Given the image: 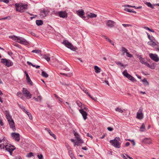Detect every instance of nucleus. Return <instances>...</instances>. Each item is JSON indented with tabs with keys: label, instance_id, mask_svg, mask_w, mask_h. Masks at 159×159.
<instances>
[{
	"label": "nucleus",
	"instance_id": "nucleus-1",
	"mask_svg": "<svg viewBox=\"0 0 159 159\" xmlns=\"http://www.w3.org/2000/svg\"><path fill=\"white\" fill-rule=\"evenodd\" d=\"M10 38L21 44L26 45L29 44V43L26 39L21 37L13 36H11Z\"/></svg>",
	"mask_w": 159,
	"mask_h": 159
},
{
	"label": "nucleus",
	"instance_id": "nucleus-2",
	"mask_svg": "<svg viewBox=\"0 0 159 159\" xmlns=\"http://www.w3.org/2000/svg\"><path fill=\"white\" fill-rule=\"evenodd\" d=\"M15 6L16 10L20 12H23L27 9V4H23L21 3H16L15 5Z\"/></svg>",
	"mask_w": 159,
	"mask_h": 159
},
{
	"label": "nucleus",
	"instance_id": "nucleus-3",
	"mask_svg": "<svg viewBox=\"0 0 159 159\" xmlns=\"http://www.w3.org/2000/svg\"><path fill=\"white\" fill-rule=\"evenodd\" d=\"M120 139L119 137H116L113 140H111L110 143L111 145L116 148H119L120 147V143L119 142Z\"/></svg>",
	"mask_w": 159,
	"mask_h": 159
},
{
	"label": "nucleus",
	"instance_id": "nucleus-4",
	"mask_svg": "<svg viewBox=\"0 0 159 159\" xmlns=\"http://www.w3.org/2000/svg\"><path fill=\"white\" fill-rule=\"evenodd\" d=\"M62 43L64 44L67 48H70L73 51H75L77 49V48L76 47H74L71 43H70L67 40H64L62 42Z\"/></svg>",
	"mask_w": 159,
	"mask_h": 159
},
{
	"label": "nucleus",
	"instance_id": "nucleus-5",
	"mask_svg": "<svg viewBox=\"0 0 159 159\" xmlns=\"http://www.w3.org/2000/svg\"><path fill=\"white\" fill-rule=\"evenodd\" d=\"M5 147L6 150L9 152L10 155H11L12 152L15 149V147L9 143H8L7 145H5Z\"/></svg>",
	"mask_w": 159,
	"mask_h": 159
},
{
	"label": "nucleus",
	"instance_id": "nucleus-6",
	"mask_svg": "<svg viewBox=\"0 0 159 159\" xmlns=\"http://www.w3.org/2000/svg\"><path fill=\"white\" fill-rule=\"evenodd\" d=\"M143 117V108H140L137 113L136 118L139 120H142Z\"/></svg>",
	"mask_w": 159,
	"mask_h": 159
},
{
	"label": "nucleus",
	"instance_id": "nucleus-7",
	"mask_svg": "<svg viewBox=\"0 0 159 159\" xmlns=\"http://www.w3.org/2000/svg\"><path fill=\"white\" fill-rule=\"evenodd\" d=\"M123 75L129 80L132 81H136V80L127 72L126 70H125L123 72Z\"/></svg>",
	"mask_w": 159,
	"mask_h": 159
},
{
	"label": "nucleus",
	"instance_id": "nucleus-8",
	"mask_svg": "<svg viewBox=\"0 0 159 159\" xmlns=\"http://www.w3.org/2000/svg\"><path fill=\"white\" fill-rule=\"evenodd\" d=\"M1 62L7 67H9L12 66L13 62L10 60H7L6 59H2Z\"/></svg>",
	"mask_w": 159,
	"mask_h": 159
},
{
	"label": "nucleus",
	"instance_id": "nucleus-9",
	"mask_svg": "<svg viewBox=\"0 0 159 159\" xmlns=\"http://www.w3.org/2000/svg\"><path fill=\"white\" fill-rule=\"evenodd\" d=\"M116 22L114 21L108 20L106 21V24L107 26L110 28H112L115 26Z\"/></svg>",
	"mask_w": 159,
	"mask_h": 159
},
{
	"label": "nucleus",
	"instance_id": "nucleus-10",
	"mask_svg": "<svg viewBox=\"0 0 159 159\" xmlns=\"http://www.w3.org/2000/svg\"><path fill=\"white\" fill-rule=\"evenodd\" d=\"M12 138L14 139L15 140L19 142L20 140V135L18 133H12L11 134Z\"/></svg>",
	"mask_w": 159,
	"mask_h": 159
},
{
	"label": "nucleus",
	"instance_id": "nucleus-11",
	"mask_svg": "<svg viewBox=\"0 0 159 159\" xmlns=\"http://www.w3.org/2000/svg\"><path fill=\"white\" fill-rule=\"evenodd\" d=\"M150 58L155 62H158L159 61V58L157 54L153 53H150L149 54Z\"/></svg>",
	"mask_w": 159,
	"mask_h": 159
},
{
	"label": "nucleus",
	"instance_id": "nucleus-12",
	"mask_svg": "<svg viewBox=\"0 0 159 159\" xmlns=\"http://www.w3.org/2000/svg\"><path fill=\"white\" fill-rule=\"evenodd\" d=\"M23 91L25 95V96L27 98H30L32 97V95L30 92L27 89L25 88L23 89Z\"/></svg>",
	"mask_w": 159,
	"mask_h": 159
},
{
	"label": "nucleus",
	"instance_id": "nucleus-13",
	"mask_svg": "<svg viewBox=\"0 0 159 159\" xmlns=\"http://www.w3.org/2000/svg\"><path fill=\"white\" fill-rule=\"evenodd\" d=\"M138 58L139 59L140 62L142 64L145 65L146 66H149V64L148 63L147 61L145 60L144 58L142 57L141 55L139 56Z\"/></svg>",
	"mask_w": 159,
	"mask_h": 159
},
{
	"label": "nucleus",
	"instance_id": "nucleus-14",
	"mask_svg": "<svg viewBox=\"0 0 159 159\" xmlns=\"http://www.w3.org/2000/svg\"><path fill=\"white\" fill-rule=\"evenodd\" d=\"M49 12V11L48 10L43 9L40 10V15L43 17L46 16Z\"/></svg>",
	"mask_w": 159,
	"mask_h": 159
},
{
	"label": "nucleus",
	"instance_id": "nucleus-15",
	"mask_svg": "<svg viewBox=\"0 0 159 159\" xmlns=\"http://www.w3.org/2000/svg\"><path fill=\"white\" fill-rule=\"evenodd\" d=\"M76 13L77 15H78L79 16L81 17L82 18H85V17L84 16V11L82 9H80L78 11H76Z\"/></svg>",
	"mask_w": 159,
	"mask_h": 159
},
{
	"label": "nucleus",
	"instance_id": "nucleus-16",
	"mask_svg": "<svg viewBox=\"0 0 159 159\" xmlns=\"http://www.w3.org/2000/svg\"><path fill=\"white\" fill-rule=\"evenodd\" d=\"M59 16L61 18H66L67 16V13L66 11H61L58 12Z\"/></svg>",
	"mask_w": 159,
	"mask_h": 159
},
{
	"label": "nucleus",
	"instance_id": "nucleus-17",
	"mask_svg": "<svg viewBox=\"0 0 159 159\" xmlns=\"http://www.w3.org/2000/svg\"><path fill=\"white\" fill-rule=\"evenodd\" d=\"M5 113L8 122L13 120L11 116L9 115V111H5Z\"/></svg>",
	"mask_w": 159,
	"mask_h": 159
},
{
	"label": "nucleus",
	"instance_id": "nucleus-18",
	"mask_svg": "<svg viewBox=\"0 0 159 159\" xmlns=\"http://www.w3.org/2000/svg\"><path fill=\"white\" fill-rule=\"evenodd\" d=\"M79 111L80 113L82 114L84 120H85L87 119V113L83 110L80 109Z\"/></svg>",
	"mask_w": 159,
	"mask_h": 159
},
{
	"label": "nucleus",
	"instance_id": "nucleus-19",
	"mask_svg": "<svg viewBox=\"0 0 159 159\" xmlns=\"http://www.w3.org/2000/svg\"><path fill=\"white\" fill-rule=\"evenodd\" d=\"M10 127L13 130L16 129L15 126V123L13 120L8 122Z\"/></svg>",
	"mask_w": 159,
	"mask_h": 159
},
{
	"label": "nucleus",
	"instance_id": "nucleus-20",
	"mask_svg": "<svg viewBox=\"0 0 159 159\" xmlns=\"http://www.w3.org/2000/svg\"><path fill=\"white\" fill-rule=\"evenodd\" d=\"M142 142L146 144H150L152 143V140L150 138H146L142 140Z\"/></svg>",
	"mask_w": 159,
	"mask_h": 159
},
{
	"label": "nucleus",
	"instance_id": "nucleus-21",
	"mask_svg": "<svg viewBox=\"0 0 159 159\" xmlns=\"http://www.w3.org/2000/svg\"><path fill=\"white\" fill-rule=\"evenodd\" d=\"M128 50L125 48L122 47H121V51L122 52L121 55H124L125 53H126Z\"/></svg>",
	"mask_w": 159,
	"mask_h": 159
},
{
	"label": "nucleus",
	"instance_id": "nucleus-22",
	"mask_svg": "<svg viewBox=\"0 0 159 159\" xmlns=\"http://www.w3.org/2000/svg\"><path fill=\"white\" fill-rule=\"evenodd\" d=\"M88 16L90 18H93L96 17H97V15L91 12L89 13V14H87Z\"/></svg>",
	"mask_w": 159,
	"mask_h": 159
},
{
	"label": "nucleus",
	"instance_id": "nucleus-23",
	"mask_svg": "<svg viewBox=\"0 0 159 159\" xmlns=\"http://www.w3.org/2000/svg\"><path fill=\"white\" fill-rule=\"evenodd\" d=\"M148 45L152 47H154L157 45V43L152 40L151 41L148 42Z\"/></svg>",
	"mask_w": 159,
	"mask_h": 159
},
{
	"label": "nucleus",
	"instance_id": "nucleus-24",
	"mask_svg": "<svg viewBox=\"0 0 159 159\" xmlns=\"http://www.w3.org/2000/svg\"><path fill=\"white\" fill-rule=\"evenodd\" d=\"M94 69L95 70V72L97 73H99L100 72L101 69L97 66H94Z\"/></svg>",
	"mask_w": 159,
	"mask_h": 159
},
{
	"label": "nucleus",
	"instance_id": "nucleus-25",
	"mask_svg": "<svg viewBox=\"0 0 159 159\" xmlns=\"http://www.w3.org/2000/svg\"><path fill=\"white\" fill-rule=\"evenodd\" d=\"M44 59L48 61H49L50 60V55L49 54L45 55L44 57Z\"/></svg>",
	"mask_w": 159,
	"mask_h": 159
},
{
	"label": "nucleus",
	"instance_id": "nucleus-26",
	"mask_svg": "<svg viewBox=\"0 0 159 159\" xmlns=\"http://www.w3.org/2000/svg\"><path fill=\"white\" fill-rule=\"evenodd\" d=\"M142 81L143 82L145 85L146 86L149 85V82L146 79L144 78L142 80Z\"/></svg>",
	"mask_w": 159,
	"mask_h": 159
},
{
	"label": "nucleus",
	"instance_id": "nucleus-27",
	"mask_svg": "<svg viewBox=\"0 0 159 159\" xmlns=\"http://www.w3.org/2000/svg\"><path fill=\"white\" fill-rule=\"evenodd\" d=\"M36 23L37 25L39 26L43 24V21L41 20H36Z\"/></svg>",
	"mask_w": 159,
	"mask_h": 159
},
{
	"label": "nucleus",
	"instance_id": "nucleus-28",
	"mask_svg": "<svg viewBox=\"0 0 159 159\" xmlns=\"http://www.w3.org/2000/svg\"><path fill=\"white\" fill-rule=\"evenodd\" d=\"M33 99L36 102L40 101L42 99V97L41 96H39L37 98L34 97L33 98Z\"/></svg>",
	"mask_w": 159,
	"mask_h": 159
},
{
	"label": "nucleus",
	"instance_id": "nucleus-29",
	"mask_svg": "<svg viewBox=\"0 0 159 159\" xmlns=\"http://www.w3.org/2000/svg\"><path fill=\"white\" fill-rule=\"evenodd\" d=\"M147 66L150 68L152 69H154L155 68V63H152L151 65H150L149 64V66Z\"/></svg>",
	"mask_w": 159,
	"mask_h": 159
},
{
	"label": "nucleus",
	"instance_id": "nucleus-30",
	"mask_svg": "<svg viewBox=\"0 0 159 159\" xmlns=\"http://www.w3.org/2000/svg\"><path fill=\"white\" fill-rule=\"evenodd\" d=\"M48 132L50 135L52 136L54 139H56V135L55 134H53V133L50 130H49Z\"/></svg>",
	"mask_w": 159,
	"mask_h": 159
},
{
	"label": "nucleus",
	"instance_id": "nucleus-31",
	"mask_svg": "<svg viewBox=\"0 0 159 159\" xmlns=\"http://www.w3.org/2000/svg\"><path fill=\"white\" fill-rule=\"evenodd\" d=\"M26 80H27V83L28 84H30V85H33V83L31 80H30V79L29 77H28V78H26Z\"/></svg>",
	"mask_w": 159,
	"mask_h": 159
},
{
	"label": "nucleus",
	"instance_id": "nucleus-32",
	"mask_svg": "<svg viewBox=\"0 0 159 159\" xmlns=\"http://www.w3.org/2000/svg\"><path fill=\"white\" fill-rule=\"evenodd\" d=\"M145 4L149 7H151V8H152V9L154 8V6L153 5H152L150 2H146L145 3Z\"/></svg>",
	"mask_w": 159,
	"mask_h": 159
},
{
	"label": "nucleus",
	"instance_id": "nucleus-33",
	"mask_svg": "<svg viewBox=\"0 0 159 159\" xmlns=\"http://www.w3.org/2000/svg\"><path fill=\"white\" fill-rule=\"evenodd\" d=\"M125 11H128L130 12H133L134 13H136V12L133 10H131L129 9L126 8L124 9Z\"/></svg>",
	"mask_w": 159,
	"mask_h": 159
},
{
	"label": "nucleus",
	"instance_id": "nucleus-34",
	"mask_svg": "<svg viewBox=\"0 0 159 159\" xmlns=\"http://www.w3.org/2000/svg\"><path fill=\"white\" fill-rule=\"evenodd\" d=\"M42 75L45 78H47L48 76V75L44 71H42Z\"/></svg>",
	"mask_w": 159,
	"mask_h": 159
},
{
	"label": "nucleus",
	"instance_id": "nucleus-35",
	"mask_svg": "<svg viewBox=\"0 0 159 159\" xmlns=\"http://www.w3.org/2000/svg\"><path fill=\"white\" fill-rule=\"evenodd\" d=\"M145 125L144 124H143L141 126L140 129V131L142 132H143L145 130Z\"/></svg>",
	"mask_w": 159,
	"mask_h": 159
},
{
	"label": "nucleus",
	"instance_id": "nucleus-36",
	"mask_svg": "<svg viewBox=\"0 0 159 159\" xmlns=\"http://www.w3.org/2000/svg\"><path fill=\"white\" fill-rule=\"evenodd\" d=\"M115 110L116 111H117L119 112H120L121 113H122L124 111L123 110L119 107L116 108V109Z\"/></svg>",
	"mask_w": 159,
	"mask_h": 159
},
{
	"label": "nucleus",
	"instance_id": "nucleus-37",
	"mask_svg": "<svg viewBox=\"0 0 159 159\" xmlns=\"http://www.w3.org/2000/svg\"><path fill=\"white\" fill-rule=\"evenodd\" d=\"M81 89H82V90H83L85 93H86V94H87V95H88V94H89V93H88V92L87 90V89H85L84 88H81Z\"/></svg>",
	"mask_w": 159,
	"mask_h": 159
},
{
	"label": "nucleus",
	"instance_id": "nucleus-38",
	"mask_svg": "<svg viewBox=\"0 0 159 159\" xmlns=\"http://www.w3.org/2000/svg\"><path fill=\"white\" fill-rule=\"evenodd\" d=\"M126 56L128 57L131 58L133 57V55L128 52V50L126 52Z\"/></svg>",
	"mask_w": 159,
	"mask_h": 159
},
{
	"label": "nucleus",
	"instance_id": "nucleus-39",
	"mask_svg": "<svg viewBox=\"0 0 159 159\" xmlns=\"http://www.w3.org/2000/svg\"><path fill=\"white\" fill-rule=\"evenodd\" d=\"M143 28H144V29H146V30H149V31H151V32H154V31L153 30H152V29H150V28H149L148 27H143Z\"/></svg>",
	"mask_w": 159,
	"mask_h": 159
},
{
	"label": "nucleus",
	"instance_id": "nucleus-40",
	"mask_svg": "<svg viewBox=\"0 0 159 159\" xmlns=\"http://www.w3.org/2000/svg\"><path fill=\"white\" fill-rule=\"evenodd\" d=\"M68 150V152H69V155L70 156V157H71L74 156L73 154L72 153V151L71 150V149H70Z\"/></svg>",
	"mask_w": 159,
	"mask_h": 159
},
{
	"label": "nucleus",
	"instance_id": "nucleus-41",
	"mask_svg": "<svg viewBox=\"0 0 159 159\" xmlns=\"http://www.w3.org/2000/svg\"><path fill=\"white\" fill-rule=\"evenodd\" d=\"M32 52L36 53H39L41 52V51L39 50H33Z\"/></svg>",
	"mask_w": 159,
	"mask_h": 159
},
{
	"label": "nucleus",
	"instance_id": "nucleus-42",
	"mask_svg": "<svg viewBox=\"0 0 159 159\" xmlns=\"http://www.w3.org/2000/svg\"><path fill=\"white\" fill-rule=\"evenodd\" d=\"M19 107H20L22 109V110L24 111L25 112V111H26V110L25 109V107H24L22 105H19Z\"/></svg>",
	"mask_w": 159,
	"mask_h": 159
},
{
	"label": "nucleus",
	"instance_id": "nucleus-43",
	"mask_svg": "<svg viewBox=\"0 0 159 159\" xmlns=\"http://www.w3.org/2000/svg\"><path fill=\"white\" fill-rule=\"evenodd\" d=\"M88 96L90 97L92 99L94 100V101L96 102L97 101V98H93L89 94H88Z\"/></svg>",
	"mask_w": 159,
	"mask_h": 159
},
{
	"label": "nucleus",
	"instance_id": "nucleus-44",
	"mask_svg": "<svg viewBox=\"0 0 159 159\" xmlns=\"http://www.w3.org/2000/svg\"><path fill=\"white\" fill-rule=\"evenodd\" d=\"M78 143H83L82 140L80 138V137L77 139Z\"/></svg>",
	"mask_w": 159,
	"mask_h": 159
},
{
	"label": "nucleus",
	"instance_id": "nucleus-45",
	"mask_svg": "<svg viewBox=\"0 0 159 159\" xmlns=\"http://www.w3.org/2000/svg\"><path fill=\"white\" fill-rule=\"evenodd\" d=\"M122 25H123L124 27H129V26L132 27V25L130 24H122Z\"/></svg>",
	"mask_w": 159,
	"mask_h": 159
},
{
	"label": "nucleus",
	"instance_id": "nucleus-46",
	"mask_svg": "<svg viewBox=\"0 0 159 159\" xmlns=\"http://www.w3.org/2000/svg\"><path fill=\"white\" fill-rule=\"evenodd\" d=\"M74 136H75L76 139L80 137L79 135L77 133L74 132Z\"/></svg>",
	"mask_w": 159,
	"mask_h": 159
},
{
	"label": "nucleus",
	"instance_id": "nucleus-47",
	"mask_svg": "<svg viewBox=\"0 0 159 159\" xmlns=\"http://www.w3.org/2000/svg\"><path fill=\"white\" fill-rule=\"evenodd\" d=\"M66 146L68 150H69L70 149H71V147H70V146L69 145V144L68 143H66Z\"/></svg>",
	"mask_w": 159,
	"mask_h": 159
},
{
	"label": "nucleus",
	"instance_id": "nucleus-48",
	"mask_svg": "<svg viewBox=\"0 0 159 159\" xmlns=\"http://www.w3.org/2000/svg\"><path fill=\"white\" fill-rule=\"evenodd\" d=\"M37 156L39 159H43V156L42 154L38 155Z\"/></svg>",
	"mask_w": 159,
	"mask_h": 159
},
{
	"label": "nucleus",
	"instance_id": "nucleus-49",
	"mask_svg": "<svg viewBox=\"0 0 159 159\" xmlns=\"http://www.w3.org/2000/svg\"><path fill=\"white\" fill-rule=\"evenodd\" d=\"M79 107L81 108V110H83V107H84V105L81 103V104L80 105V106H79Z\"/></svg>",
	"mask_w": 159,
	"mask_h": 159
},
{
	"label": "nucleus",
	"instance_id": "nucleus-50",
	"mask_svg": "<svg viewBox=\"0 0 159 159\" xmlns=\"http://www.w3.org/2000/svg\"><path fill=\"white\" fill-rule=\"evenodd\" d=\"M33 153L32 152H30L27 155V156L28 157H30L32 156H33Z\"/></svg>",
	"mask_w": 159,
	"mask_h": 159
},
{
	"label": "nucleus",
	"instance_id": "nucleus-51",
	"mask_svg": "<svg viewBox=\"0 0 159 159\" xmlns=\"http://www.w3.org/2000/svg\"><path fill=\"white\" fill-rule=\"evenodd\" d=\"M102 37L105 38V39H106V40L107 41H108L110 40L107 36H105V35H102Z\"/></svg>",
	"mask_w": 159,
	"mask_h": 159
},
{
	"label": "nucleus",
	"instance_id": "nucleus-52",
	"mask_svg": "<svg viewBox=\"0 0 159 159\" xmlns=\"http://www.w3.org/2000/svg\"><path fill=\"white\" fill-rule=\"evenodd\" d=\"M0 1L6 3H8L9 2V0H0Z\"/></svg>",
	"mask_w": 159,
	"mask_h": 159
},
{
	"label": "nucleus",
	"instance_id": "nucleus-53",
	"mask_svg": "<svg viewBox=\"0 0 159 159\" xmlns=\"http://www.w3.org/2000/svg\"><path fill=\"white\" fill-rule=\"evenodd\" d=\"M14 45L19 48H20L21 47V46L17 43H15Z\"/></svg>",
	"mask_w": 159,
	"mask_h": 159
},
{
	"label": "nucleus",
	"instance_id": "nucleus-54",
	"mask_svg": "<svg viewBox=\"0 0 159 159\" xmlns=\"http://www.w3.org/2000/svg\"><path fill=\"white\" fill-rule=\"evenodd\" d=\"M25 112L26 113V114L28 115L29 117H30V116H31V115L30 113L27 111L26 110L25 111Z\"/></svg>",
	"mask_w": 159,
	"mask_h": 159
},
{
	"label": "nucleus",
	"instance_id": "nucleus-55",
	"mask_svg": "<svg viewBox=\"0 0 159 159\" xmlns=\"http://www.w3.org/2000/svg\"><path fill=\"white\" fill-rule=\"evenodd\" d=\"M17 95L19 97H20L22 96V94L20 92H18L17 93Z\"/></svg>",
	"mask_w": 159,
	"mask_h": 159
},
{
	"label": "nucleus",
	"instance_id": "nucleus-56",
	"mask_svg": "<svg viewBox=\"0 0 159 159\" xmlns=\"http://www.w3.org/2000/svg\"><path fill=\"white\" fill-rule=\"evenodd\" d=\"M81 102H80L79 101H77L76 102V103L77 105L79 107L80 106V105L81 104Z\"/></svg>",
	"mask_w": 159,
	"mask_h": 159
},
{
	"label": "nucleus",
	"instance_id": "nucleus-57",
	"mask_svg": "<svg viewBox=\"0 0 159 159\" xmlns=\"http://www.w3.org/2000/svg\"><path fill=\"white\" fill-rule=\"evenodd\" d=\"M107 129L110 131H112L113 130V129L110 127H108L107 128Z\"/></svg>",
	"mask_w": 159,
	"mask_h": 159
},
{
	"label": "nucleus",
	"instance_id": "nucleus-58",
	"mask_svg": "<svg viewBox=\"0 0 159 159\" xmlns=\"http://www.w3.org/2000/svg\"><path fill=\"white\" fill-rule=\"evenodd\" d=\"M123 6L125 7H132V6H131V5H124Z\"/></svg>",
	"mask_w": 159,
	"mask_h": 159
},
{
	"label": "nucleus",
	"instance_id": "nucleus-59",
	"mask_svg": "<svg viewBox=\"0 0 159 159\" xmlns=\"http://www.w3.org/2000/svg\"><path fill=\"white\" fill-rule=\"evenodd\" d=\"M10 18V17L9 16L6 17L4 18H3L1 19V20H5L7 19H9Z\"/></svg>",
	"mask_w": 159,
	"mask_h": 159
},
{
	"label": "nucleus",
	"instance_id": "nucleus-60",
	"mask_svg": "<svg viewBox=\"0 0 159 159\" xmlns=\"http://www.w3.org/2000/svg\"><path fill=\"white\" fill-rule=\"evenodd\" d=\"M87 136H89L92 139H93V137L90 134H89V133H88L87 135Z\"/></svg>",
	"mask_w": 159,
	"mask_h": 159
},
{
	"label": "nucleus",
	"instance_id": "nucleus-61",
	"mask_svg": "<svg viewBox=\"0 0 159 159\" xmlns=\"http://www.w3.org/2000/svg\"><path fill=\"white\" fill-rule=\"evenodd\" d=\"M25 73L26 76V78H28V77H29V76L28 74L27 73V72L26 71H25Z\"/></svg>",
	"mask_w": 159,
	"mask_h": 159
},
{
	"label": "nucleus",
	"instance_id": "nucleus-62",
	"mask_svg": "<svg viewBox=\"0 0 159 159\" xmlns=\"http://www.w3.org/2000/svg\"><path fill=\"white\" fill-rule=\"evenodd\" d=\"M121 156L124 159H128L123 154L121 155Z\"/></svg>",
	"mask_w": 159,
	"mask_h": 159
},
{
	"label": "nucleus",
	"instance_id": "nucleus-63",
	"mask_svg": "<svg viewBox=\"0 0 159 159\" xmlns=\"http://www.w3.org/2000/svg\"><path fill=\"white\" fill-rule=\"evenodd\" d=\"M14 159H22V158L20 156H18L15 157Z\"/></svg>",
	"mask_w": 159,
	"mask_h": 159
},
{
	"label": "nucleus",
	"instance_id": "nucleus-64",
	"mask_svg": "<svg viewBox=\"0 0 159 159\" xmlns=\"http://www.w3.org/2000/svg\"><path fill=\"white\" fill-rule=\"evenodd\" d=\"M0 124L1 126H3V124L2 122V121L1 119L0 120Z\"/></svg>",
	"mask_w": 159,
	"mask_h": 159
}]
</instances>
